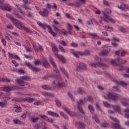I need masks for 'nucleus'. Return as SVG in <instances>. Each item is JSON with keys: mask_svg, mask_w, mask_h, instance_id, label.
<instances>
[{"mask_svg": "<svg viewBox=\"0 0 129 129\" xmlns=\"http://www.w3.org/2000/svg\"><path fill=\"white\" fill-rule=\"evenodd\" d=\"M110 63L112 65H114V66H118V64H117L115 60L112 59L110 61Z\"/></svg>", "mask_w": 129, "mask_h": 129, "instance_id": "603ef678", "label": "nucleus"}, {"mask_svg": "<svg viewBox=\"0 0 129 129\" xmlns=\"http://www.w3.org/2000/svg\"><path fill=\"white\" fill-rule=\"evenodd\" d=\"M124 112H125V117L126 118H129V109H125Z\"/></svg>", "mask_w": 129, "mask_h": 129, "instance_id": "c9c22d12", "label": "nucleus"}, {"mask_svg": "<svg viewBox=\"0 0 129 129\" xmlns=\"http://www.w3.org/2000/svg\"><path fill=\"white\" fill-rule=\"evenodd\" d=\"M91 23L92 25H95L96 24V20L94 18L91 20Z\"/></svg>", "mask_w": 129, "mask_h": 129, "instance_id": "4d7b16f0", "label": "nucleus"}, {"mask_svg": "<svg viewBox=\"0 0 129 129\" xmlns=\"http://www.w3.org/2000/svg\"><path fill=\"white\" fill-rule=\"evenodd\" d=\"M39 118L38 117L36 118L32 117L31 121H32V122H33L34 123H35V122H36L37 121V120H39Z\"/></svg>", "mask_w": 129, "mask_h": 129, "instance_id": "49530a36", "label": "nucleus"}, {"mask_svg": "<svg viewBox=\"0 0 129 129\" xmlns=\"http://www.w3.org/2000/svg\"><path fill=\"white\" fill-rule=\"evenodd\" d=\"M42 88L45 90H50L51 89L49 86L46 85L42 86Z\"/></svg>", "mask_w": 129, "mask_h": 129, "instance_id": "37998d69", "label": "nucleus"}, {"mask_svg": "<svg viewBox=\"0 0 129 129\" xmlns=\"http://www.w3.org/2000/svg\"><path fill=\"white\" fill-rule=\"evenodd\" d=\"M4 91H5L6 92H9L11 91V90H13V89L8 87H5L3 88Z\"/></svg>", "mask_w": 129, "mask_h": 129, "instance_id": "72a5a7b5", "label": "nucleus"}, {"mask_svg": "<svg viewBox=\"0 0 129 129\" xmlns=\"http://www.w3.org/2000/svg\"><path fill=\"white\" fill-rule=\"evenodd\" d=\"M41 65H43L45 68H48V66H49V62L47 59H44V62H41Z\"/></svg>", "mask_w": 129, "mask_h": 129, "instance_id": "4be33fe9", "label": "nucleus"}, {"mask_svg": "<svg viewBox=\"0 0 129 129\" xmlns=\"http://www.w3.org/2000/svg\"><path fill=\"white\" fill-rule=\"evenodd\" d=\"M34 127L35 128V129H39L40 128V127H41V126L40 125V124L39 123L37 124H35L34 125Z\"/></svg>", "mask_w": 129, "mask_h": 129, "instance_id": "e2e57ef3", "label": "nucleus"}, {"mask_svg": "<svg viewBox=\"0 0 129 129\" xmlns=\"http://www.w3.org/2000/svg\"><path fill=\"white\" fill-rule=\"evenodd\" d=\"M22 7L24 9H25V10H26V11H27V10H28L29 11H32V8H31L28 6H26L25 5L22 6Z\"/></svg>", "mask_w": 129, "mask_h": 129, "instance_id": "864d4df0", "label": "nucleus"}, {"mask_svg": "<svg viewBox=\"0 0 129 129\" xmlns=\"http://www.w3.org/2000/svg\"><path fill=\"white\" fill-rule=\"evenodd\" d=\"M120 54L121 57H124V56H125V51H124V50H122L120 52Z\"/></svg>", "mask_w": 129, "mask_h": 129, "instance_id": "680f3d73", "label": "nucleus"}, {"mask_svg": "<svg viewBox=\"0 0 129 129\" xmlns=\"http://www.w3.org/2000/svg\"><path fill=\"white\" fill-rule=\"evenodd\" d=\"M62 109L68 114H70L71 115V116L72 115L70 113V111H69V109L65 107H62Z\"/></svg>", "mask_w": 129, "mask_h": 129, "instance_id": "4c0bfd02", "label": "nucleus"}, {"mask_svg": "<svg viewBox=\"0 0 129 129\" xmlns=\"http://www.w3.org/2000/svg\"><path fill=\"white\" fill-rule=\"evenodd\" d=\"M42 94L44 96H50L51 95V94L48 92H42Z\"/></svg>", "mask_w": 129, "mask_h": 129, "instance_id": "052dcab7", "label": "nucleus"}, {"mask_svg": "<svg viewBox=\"0 0 129 129\" xmlns=\"http://www.w3.org/2000/svg\"><path fill=\"white\" fill-rule=\"evenodd\" d=\"M51 47L53 53H54L55 55H57V54H58V52H59L58 47H57L54 43H51Z\"/></svg>", "mask_w": 129, "mask_h": 129, "instance_id": "1a4fd4ad", "label": "nucleus"}, {"mask_svg": "<svg viewBox=\"0 0 129 129\" xmlns=\"http://www.w3.org/2000/svg\"><path fill=\"white\" fill-rule=\"evenodd\" d=\"M119 69L118 70L119 71H123L124 70V67L122 66L121 64H119Z\"/></svg>", "mask_w": 129, "mask_h": 129, "instance_id": "3c124183", "label": "nucleus"}, {"mask_svg": "<svg viewBox=\"0 0 129 129\" xmlns=\"http://www.w3.org/2000/svg\"><path fill=\"white\" fill-rule=\"evenodd\" d=\"M49 61L51 65H52L53 67H54L55 69H57V66L56 65V63H55L54 60H53V58L51 56L49 57Z\"/></svg>", "mask_w": 129, "mask_h": 129, "instance_id": "a211bd4d", "label": "nucleus"}, {"mask_svg": "<svg viewBox=\"0 0 129 129\" xmlns=\"http://www.w3.org/2000/svg\"><path fill=\"white\" fill-rule=\"evenodd\" d=\"M14 108H16L15 112H22V108L17 105H14Z\"/></svg>", "mask_w": 129, "mask_h": 129, "instance_id": "aec40b11", "label": "nucleus"}, {"mask_svg": "<svg viewBox=\"0 0 129 129\" xmlns=\"http://www.w3.org/2000/svg\"><path fill=\"white\" fill-rule=\"evenodd\" d=\"M38 25H39V26H41V28H43V29H45V28H47L48 29L50 26L49 25H48L47 24H42V23L41 22H39Z\"/></svg>", "mask_w": 129, "mask_h": 129, "instance_id": "cd10ccee", "label": "nucleus"}, {"mask_svg": "<svg viewBox=\"0 0 129 129\" xmlns=\"http://www.w3.org/2000/svg\"><path fill=\"white\" fill-rule=\"evenodd\" d=\"M90 65L92 67H96V66H99V67H101V68H107L108 67V66L106 64L99 62H96L95 63H90Z\"/></svg>", "mask_w": 129, "mask_h": 129, "instance_id": "423d86ee", "label": "nucleus"}, {"mask_svg": "<svg viewBox=\"0 0 129 129\" xmlns=\"http://www.w3.org/2000/svg\"><path fill=\"white\" fill-rule=\"evenodd\" d=\"M21 122V120L19 119H14V123L16 124H20V123Z\"/></svg>", "mask_w": 129, "mask_h": 129, "instance_id": "13d9d810", "label": "nucleus"}, {"mask_svg": "<svg viewBox=\"0 0 129 129\" xmlns=\"http://www.w3.org/2000/svg\"><path fill=\"white\" fill-rule=\"evenodd\" d=\"M55 55L56 56H57L58 59L60 60V61H62V62H65V58H64L63 56L59 55L58 54V53H57V54Z\"/></svg>", "mask_w": 129, "mask_h": 129, "instance_id": "a878e982", "label": "nucleus"}, {"mask_svg": "<svg viewBox=\"0 0 129 129\" xmlns=\"http://www.w3.org/2000/svg\"><path fill=\"white\" fill-rule=\"evenodd\" d=\"M88 108L91 112L92 113V111H94V109L93 108V107H92L91 105H89L88 106Z\"/></svg>", "mask_w": 129, "mask_h": 129, "instance_id": "6e6d98bb", "label": "nucleus"}, {"mask_svg": "<svg viewBox=\"0 0 129 129\" xmlns=\"http://www.w3.org/2000/svg\"><path fill=\"white\" fill-rule=\"evenodd\" d=\"M89 55H90L89 50H86L84 52L81 54V56H88Z\"/></svg>", "mask_w": 129, "mask_h": 129, "instance_id": "7c9ffc66", "label": "nucleus"}, {"mask_svg": "<svg viewBox=\"0 0 129 129\" xmlns=\"http://www.w3.org/2000/svg\"><path fill=\"white\" fill-rule=\"evenodd\" d=\"M71 46L74 48H77V47H78V44L76 43H73L71 44Z\"/></svg>", "mask_w": 129, "mask_h": 129, "instance_id": "69168bd1", "label": "nucleus"}, {"mask_svg": "<svg viewBox=\"0 0 129 129\" xmlns=\"http://www.w3.org/2000/svg\"><path fill=\"white\" fill-rule=\"evenodd\" d=\"M108 125H109V124H108V123H102L101 124L100 126L101 127L106 128V127H108Z\"/></svg>", "mask_w": 129, "mask_h": 129, "instance_id": "473e14b6", "label": "nucleus"}, {"mask_svg": "<svg viewBox=\"0 0 129 129\" xmlns=\"http://www.w3.org/2000/svg\"><path fill=\"white\" fill-rule=\"evenodd\" d=\"M84 104L83 103V100L82 99H80L79 101L77 102V108L80 112L82 113V114H85L84 111H83V109H82V105Z\"/></svg>", "mask_w": 129, "mask_h": 129, "instance_id": "39448f33", "label": "nucleus"}, {"mask_svg": "<svg viewBox=\"0 0 129 129\" xmlns=\"http://www.w3.org/2000/svg\"><path fill=\"white\" fill-rule=\"evenodd\" d=\"M48 113L49 115H52L53 116H55L56 117H58V116H59V115H58V114L52 111H49L48 112Z\"/></svg>", "mask_w": 129, "mask_h": 129, "instance_id": "c85d7f7f", "label": "nucleus"}, {"mask_svg": "<svg viewBox=\"0 0 129 129\" xmlns=\"http://www.w3.org/2000/svg\"><path fill=\"white\" fill-rule=\"evenodd\" d=\"M26 113H23L22 115L20 117V120H26Z\"/></svg>", "mask_w": 129, "mask_h": 129, "instance_id": "a19ab883", "label": "nucleus"}, {"mask_svg": "<svg viewBox=\"0 0 129 129\" xmlns=\"http://www.w3.org/2000/svg\"><path fill=\"white\" fill-rule=\"evenodd\" d=\"M111 107H112L113 110L114 111H116V112H118L119 113H120V107L119 106H115V105H111Z\"/></svg>", "mask_w": 129, "mask_h": 129, "instance_id": "4468645a", "label": "nucleus"}, {"mask_svg": "<svg viewBox=\"0 0 129 129\" xmlns=\"http://www.w3.org/2000/svg\"><path fill=\"white\" fill-rule=\"evenodd\" d=\"M118 9H121L123 11H126L128 9V6L125 4H122L120 7L118 6Z\"/></svg>", "mask_w": 129, "mask_h": 129, "instance_id": "f3484780", "label": "nucleus"}, {"mask_svg": "<svg viewBox=\"0 0 129 129\" xmlns=\"http://www.w3.org/2000/svg\"><path fill=\"white\" fill-rule=\"evenodd\" d=\"M16 82L17 83H18L20 86H25V85L26 84V83H25V82L21 79H17Z\"/></svg>", "mask_w": 129, "mask_h": 129, "instance_id": "ddd939ff", "label": "nucleus"}, {"mask_svg": "<svg viewBox=\"0 0 129 129\" xmlns=\"http://www.w3.org/2000/svg\"><path fill=\"white\" fill-rule=\"evenodd\" d=\"M6 17L7 18H8V19H10V20H11V21H12L13 24H14V25H15V26H16V27L17 25V24H18V23L20 22L19 21L13 18V17L10 14H6Z\"/></svg>", "mask_w": 129, "mask_h": 129, "instance_id": "0eeeda50", "label": "nucleus"}, {"mask_svg": "<svg viewBox=\"0 0 129 129\" xmlns=\"http://www.w3.org/2000/svg\"><path fill=\"white\" fill-rule=\"evenodd\" d=\"M74 93L76 95H77V94H86V92L83 88H79L77 89V91L74 92Z\"/></svg>", "mask_w": 129, "mask_h": 129, "instance_id": "6e6552de", "label": "nucleus"}, {"mask_svg": "<svg viewBox=\"0 0 129 129\" xmlns=\"http://www.w3.org/2000/svg\"><path fill=\"white\" fill-rule=\"evenodd\" d=\"M55 103L57 107H61V102L58 100H55Z\"/></svg>", "mask_w": 129, "mask_h": 129, "instance_id": "09e8293b", "label": "nucleus"}, {"mask_svg": "<svg viewBox=\"0 0 129 129\" xmlns=\"http://www.w3.org/2000/svg\"><path fill=\"white\" fill-rule=\"evenodd\" d=\"M24 101H27V102H29V103H31V102H33L34 100H35V99L28 97L26 98L23 99Z\"/></svg>", "mask_w": 129, "mask_h": 129, "instance_id": "412c9836", "label": "nucleus"}, {"mask_svg": "<svg viewBox=\"0 0 129 129\" xmlns=\"http://www.w3.org/2000/svg\"><path fill=\"white\" fill-rule=\"evenodd\" d=\"M68 31H73V27H72V26L69 23H68Z\"/></svg>", "mask_w": 129, "mask_h": 129, "instance_id": "a18cd8bd", "label": "nucleus"}, {"mask_svg": "<svg viewBox=\"0 0 129 129\" xmlns=\"http://www.w3.org/2000/svg\"><path fill=\"white\" fill-rule=\"evenodd\" d=\"M16 27H17L20 30H23V29H24L25 32H27V33H29V34H33V31L31 30L29 28H28L27 27H25L23 23H22L21 22L19 21L17 25H16Z\"/></svg>", "mask_w": 129, "mask_h": 129, "instance_id": "f03ea898", "label": "nucleus"}, {"mask_svg": "<svg viewBox=\"0 0 129 129\" xmlns=\"http://www.w3.org/2000/svg\"><path fill=\"white\" fill-rule=\"evenodd\" d=\"M74 125L78 129H85L86 127V124L81 121L75 122Z\"/></svg>", "mask_w": 129, "mask_h": 129, "instance_id": "7ed1b4c3", "label": "nucleus"}, {"mask_svg": "<svg viewBox=\"0 0 129 129\" xmlns=\"http://www.w3.org/2000/svg\"><path fill=\"white\" fill-rule=\"evenodd\" d=\"M108 97L111 100H113V101H117L118 98H119V95L116 93H109Z\"/></svg>", "mask_w": 129, "mask_h": 129, "instance_id": "20e7f679", "label": "nucleus"}, {"mask_svg": "<svg viewBox=\"0 0 129 129\" xmlns=\"http://www.w3.org/2000/svg\"><path fill=\"white\" fill-rule=\"evenodd\" d=\"M4 9H1L2 10H6V11H8V12H11V11H12V10H13V9L8 7V5H7V4L4 5L3 7Z\"/></svg>", "mask_w": 129, "mask_h": 129, "instance_id": "b1692460", "label": "nucleus"}, {"mask_svg": "<svg viewBox=\"0 0 129 129\" xmlns=\"http://www.w3.org/2000/svg\"><path fill=\"white\" fill-rule=\"evenodd\" d=\"M59 69L60 71L62 72V74H63V75H64L65 77H67V78H69V74H68L67 71L65 70V69L60 67Z\"/></svg>", "mask_w": 129, "mask_h": 129, "instance_id": "f8f14e48", "label": "nucleus"}, {"mask_svg": "<svg viewBox=\"0 0 129 129\" xmlns=\"http://www.w3.org/2000/svg\"><path fill=\"white\" fill-rule=\"evenodd\" d=\"M116 61L117 63H119V64H125V63H126V60H122L118 58L116 59Z\"/></svg>", "mask_w": 129, "mask_h": 129, "instance_id": "5701e85b", "label": "nucleus"}, {"mask_svg": "<svg viewBox=\"0 0 129 129\" xmlns=\"http://www.w3.org/2000/svg\"><path fill=\"white\" fill-rule=\"evenodd\" d=\"M20 79H21L22 80H26L27 81L30 79V77L27 76L20 77Z\"/></svg>", "mask_w": 129, "mask_h": 129, "instance_id": "2f4dec72", "label": "nucleus"}, {"mask_svg": "<svg viewBox=\"0 0 129 129\" xmlns=\"http://www.w3.org/2000/svg\"><path fill=\"white\" fill-rule=\"evenodd\" d=\"M5 3V0H0V9H4L3 6L6 4H4Z\"/></svg>", "mask_w": 129, "mask_h": 129, "instance_id": "79ce46f5", "label": "nucleus"}, {"mask_svg": "<svg viewBox=\"0 0 129 129\" xmlns=\"http://www.w3.org/2000/svg\"><path fill=\"white\" fill-rule=\"evenodd\" d=\"M56 81L53 82V87H57V88H62L63 87H66V85L64 82H62V78L61 76H56Z\"/></svg>", "mask_w": 129, "mask_h": 129, "instance_id": "f257e3e1", "label": "nucleus"}, {"mask_svg": "<svg viewBox=\"0 0 129 129\" xmlns=\"http://www.w3.org/2000/svg\"><path fill=\"white\" fill-rule=\"evenodd\" d=\"M0 106L4 108L7 106V102H0Z\"/></svg>", "mask_w": 129, "mask_h": 129, "instance_id": "e433bc0d", "label": "nucleus"}, {"mask_svg": "<svg viewBox=\"0 0 129 129\" xmlns=\"http://www.w3.org/2000/svg\"><path fill=\"white\" fill-rule=\"evenodd\" d=\"M104 15V17L105 18H106V19H107V20H108L109 21H110L111 22V23H113V24H115V20L111 19L110 18H109V16H108V15H107L106 13H103Z\"/></svg>", "mask_w": 129, "mask_h": 129, "instance_id": "2eb2a0df", "label": "nucleus"}, {"mask_svg": "<svg viewBox=\"0 0 129 129\" xmlns=\"http://www.w3.org/2000/svg\"><path fill=\"white\" fill-rule=\"evenodd\" d=\"M103 104L105 105V106H109V107L110 106V104L106 101H104Z\"/></svg>", "mask_w": 129, "mask_h": 129, "instance_id": "338daca9", "label": "nucleus"}, {"mask_svg": "<svg viewBox=\"0 0 129 129\" xmlns=\"http://www.w3.org/2000/svg\"><path fill=\"white\" fill-rule=\"evenodd\" d=\"M114 89H115V91H117V92H120V90L117 88V86L113 87Z\"/></svg>", "mask_w": 129, "mask_h": 129, "instance_id": "0e129e2a", "label": "nucleus"}, {"mask_svg": "<svg viewBox=\"0 0 129 129\" xmlns=\"http://www.w3.org/2000/svg\"><path fill=\"white\" fill-rule=\"evenodd\" d=\"M113 127L114 128L123 129L122 128H120V125L116 123L113 124Z\"/></svg>", "mask_w": 129, "mask_h": 129, "instance_id": "c756f323", "label": "nucleus"}, {"mask_svg": "<svg viewBox=\"0 0 129 129\" xmlns=\"http://www.w3.org/2000/svg\"><path fill=\"white\" fill-rule=\"evenodd\" d=\"M41 62V60L40 59H37L36 60L34 61V64L35 66H38L40 65V63Z\"/></svg>", "mask_w": 129, "mask_h": 129, "instance_id": "c03bdc74", "label": "nucleus"}, {"mask_svg": "<svg viewBox=\"0 0 129 129\" xmlns=\"http://www.w3.org/2000/svg\"><path fill=\"white\" fill-rule=\"evenodd\" d=\"M109 52H110V49L109 48H108L107 49H103L101 51V54L103 56H106L108 54Z\"/></svg>", "mask_w": 129, "mask_h": 129, "instance_id": "dca6fc26", "label": "nucleus"}, {"mask_svg": "<svg viewBox=\"0 0 129 129\" xmlns=\"http://www.w3.org/2000/svg\"><path fill=\"white\" fill-rule=\"evenodd\" d=\"M32 71H33V72H40L41 71V70L38 68L34 67L33 66L30 69Z\"/></svg>", "mask_w": 129, "mask_h": 129, "instance_id": "bb28decb", "label": "nucleus"}, {"mask_svg": "<svg viewBox=\"0 0 129 129\" xmlns=\"http://www.w3.org/2000/svg\"><path fill=\"white\" fill-rule=\"evenodd\" d=\"M86 68V64L85 63H77L76 67V69L77 70L80 69H84V68Z\"/></svg>", "mask_w": 129, "mask_h": 129, "instance_id": "9d476101", "label": "nucleus"}, {"mask_svg": "<svg viewBox=\"0 0 129 129\" xmlns=\"http://www.w3.org/2000/svg\"><path fill=\"white\" fill-rule=\"evenodd\" d=\"M48 30V33H50L53 37H56V33L52 30V27L48 26L47 28Z\"/></svg>", "mask_w": 129, "mask_h": 129, "instance_id": "6ab92c4d", "label": "nucleus"}, {"mask_svg": "<svg viewBox=\"0 0 129 129\" xmlns=\"http://www.w3.org/2000/svg\"><path fill=\"white\" fill-rule=\"evenodd\" d=\"M110 118H111V119H112V120H113V121H115V122H117V123H119V121L116 118L110 116Z\"/></svg>", "mask_w": 129, "mask_h": 129, "instance_id": "de8ad7c7", "label": "nucleus"}, {"mask_svg": "<svg viewBox=\"0 0 129 129\" xmlns=\"http://www.w3.org/2000/svg\"><path fill=\"white\" fill-rule=\"evenodd\" d=\"M25 64L26 66L29 67V68H30V69H31L32 67H33V66L32 64H30V62H25Z\"/></svg>", "mask_w": 129, "mask_h": 129, "instance_id": "5fc2aeb1", "label": "nucleus"}, {"mask_svg": "<svg viewBox=\"0 0 129 129\" xmlns=\"http://www.w3.org/2000/svg\"><path fill=\"white\" fill-rule=\"evenodd\" d=\"M106 14H111V10L109 9H107L105 10Z\"/></svg>", "mask_w": 129, "mask_h": 129, "instance_id": "774afa93", "label": "nucleus"}, {"mask_svg": "<svg viewBox=\"0 0 129 129\" xmlns=\"http://www.w3.org/2000/svg\"><path fill=\"white\" fill-rule=\"evenodd\" d=\"M89 35L92 36L93 39H97L98 35L96 33H90Z\"/></svg>", "mask_w": 129, "mask_h": 129, "instance_id": "f704fd0d", "label": "nucleus"}, {"mask_svg": "<svg viewBox=\"0 0 129 129\" xmlns=\"http://www.w3.org/2000/svg\"><path fill=\"white\" fill-rule=\"evenodd\" d=\"M119 85H121V86H123V87H125L126 86H127V83H125L124 81H120L119 83Z\"/></svg>", "mask_w": 129, "mask_h": 129, "instance_id": "ea45409f", "label": "nucleus"}, {"mask_svg": "<svg viewBox=\"0 0 129 129\" xmlns=\"http://www.w3.org/2000/svg\"><path fill=\"white\" fill-rule=\"evenodd\" d=\"M58 48H59V50H60V51H61L62 52H63V53H65V52H66L65 51V49H64V48H63V47L62 46L59 45Z\"/></svg>", "mask_w": 129, "mask_h": 129, "instance_id": "bf43d9fd", "label": "nucleus"}, {"mask_svg": "<svg viewBox=\"0 0 129 129\" xmlns=\"http://www.w3.org/2000/svg\"><path fill=\"white\" fill-rule=\"evenodd\" d=\"M72 53L76 57V58H79V55H81V53L79 52H75L74 51H72Z\"/></svg>", "mask_w": 129, "mask_h": 129, "instance_id": "58836bf2", "label": "nucleus"}, {"mask_svg": "<svg viewBox=\"0 0 129 129\" xmlns=\"http://www.w3.org/2000/svg\"><path fill=\"white\" fill-rule=\"evenodd\" d=\"M40 15L42 16V17H48V15H49V11L48 10L45 9L43 11L39 12Z\"/></svg>", "mask_w": 129, "mask_h": 129, "instance_id": "9b49d317", "label": "nucleus"}, {"mask_svg": "<svg viewBox=\"0 0 129 129\" xmlns=\"http://www.w3.org/2000/svg\"><path fill=\"white\" fill-rule=\"evenodd\" d=\"M39 125H40V127H44V126H46L47 124L45 122H41L39 123Z\"/></svg>", "mask_w": 129, "mask_h": 129, "instance_id": "8fccbe9b", "label": "nucleus"}, {"mask_svg": "<svg viewBox=\"0 0 129 129\" xmlns=\"http://www.w3.org/2000/svg\"><path fill=\"white\" fill-rule=\"evenodd\" d=\"M86 2V0H79V2H76V4H77V7H81V4H85Z\"/></svg>", "mask_w": 129, "mask_h": 129, "instance_id": "393cba45", "label": "nucleus"}]
</instances>
